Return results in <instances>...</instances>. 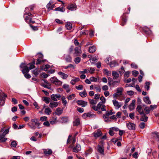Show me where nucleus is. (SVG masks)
I'll use <instances>...</instances> for the list:
<instances>
[{"label": "nucleus", "instance_id": "obj_40", "mask_svg": "<svg viewBox=\"0 0 159 159\" xmlns=\"http://www.w3.org/2000/svg\"><path fill=\"white\" fill-rule=\"evenodd\" d=\"M117 65H118V64L115 61H113L110 63V66L111 67H114Z\"/></svg>", "mask_w": 159, "mask_h": 159}, {"label": "nucleus", "instance_id": "obj_39", "mask_svg": "<svg viewBox=\"0 0 159 159\" xmlns=\"http://www.w3.org/2000/svg\"><path fill=\"white\" fill-rule=\"evenodd\" d=\"M51 112L52 111L51 109L49 107L46 108L45 109L44 113L46 114L49 115L51 114Z\"/></svg>", "mask_w": 159, "mask_h": 159}, {"label": "nucleus", "instance_id": "obj_20", "mask_svg": "<svg viewBox=\"0 0 159 159\" xmlns=\"http://www.w3.org/2000/svg\"><path fill=\"white\" fill-rule=\"evenodd\" d=\"M57 73L61 76V78L63 79H66L68 76V75L67 74H65L62 72H58Z\"/></svg>", "mask_w": 159, "mask_h": 159}, {"label": "nucleus", "instance_id": "obj_13", "mask_svg": "<svg viewBox=\"0 0 159 159\" xmlns=\"http://www.w3.org/2000/svg\"><path fill=\"white\" fill-rule=\"evenodd\" d=\"M77 103L78 105L81 106L83 107H85L87 105V102L82 100L77 101Z\"/></svg>", "mask_w": 159, "mask_h": 159}, {"label": "nucleus", "instance_id": "obj_2", "mask_svg": "<svg viewBox=\"0 0 159 159\" xmlns=\"http://www.w3.org/2000/svg\"><path fill=\"white\" fill-rule=\"evenodd\" d=\"M7 97L6 94L3 93H0V105L3 106L4 105L6 98Z\"/></svg>", "mask_w": 159, "mask_h": 159}, {"label": "nucleus", "instance_id": "obj_62", "mask_svg": "<svg viewBox=\"0 0 159 159\" xmlns=\"http://www.w3.org/2000/svg\"><path fill=\"white\" fill-rule=\"evenodd\" d=\"M37 54L38 55V59H42L43 58V56L41 53H39Z\"/></svg>", "mask_w": 159, "mask_h": 159}, {"label": "nucleus", "instance_id": "obj_44", "mask_svg": "<svg viewBox=\"0 0 159 159\" xmlns=\"http://www.w3.org/2000/svg\"><path fill=\"white\" fill-rule=\"evenodd\" d=\"M68 8L70 10L73 11L76 9V7L75 5L71 4L68 6Z\"/></svg>", "mask_w": 159, "mask_h": 159}, {"label": "nucleus", "instance_id": "obj_55", "mask_svg": "<svg viewBox=\"0 0 159 159\" xmlns=\"http://www.w3.org/2000/svg\"><path fill=\"white\" fill-rule=\"evenodd\" d=\"M38 70L37 69H36L32 71V73L35 76L38 75L39 73Z\"/></svg>", "mask_w": 159, "mask_h": 159}, {"label": "nucleus", "instance_id": "obj_30", "mask_svg": "<svg viewBox=\"0 0 159 159\" xmlns=\"http://www.w3.org/2000/svg\"><path fill=\"white\" fill-rule=\"evenodd\" d=\"M144 101L147 104H150L151 103V102L149 99V98L148 96H147L143 98Z\"/></svg>", "mask_w": 159, "mask_h": 159}, {"label": "nucleus", "instance_id": "obj_28", "mask_svg": "<svg viewBox=\"0 0 159 159\" xmlns=\"http://www.w3.org/2000/svg\"><path fill=\"white\" fill-rule=\"evenodd\" d=\"M123 89L122 87H119L116 89V93L120 96L122 95L123 92Z\"/></svg>", "mask_w": 159, "mask_h": 159}, {"label": "nucleus", "instance_id": "obj_31", "mask_svg": "<svg viewBox=\"0 0 159 159\" xmlns=\"http://www.w3.org/2000/svg\"><path fill=\"white\" fill-rule=\"evenodd\" d=\"M148 118V117L146 116L144 113L142 115V116L140 119V120L141 121H143L145 122L147 121Z\"/></svg>", "mask_w": 159, "mask_h": 159}, {"label": "nucleus", "instance_id": "obj_56", "mask_svg": "<svg viewBox=\"0 0 159 159\" xmlns=\"http://www.w3.org/2000/svg\"><path fill=\"white\" fill-rule=\"evenodd\" d=\"M144 110L145 111L146 113L147 114L149 113L150 111H151V110H150V107H145Z\"/></svg>", "mask_w": 159, "mask_h": 159}, {"label": "nucleus", "instance_id": "obj_51", "mask_svg": "<svg viewBox=\"0 0 159 159\" xmlns=\"http://www.w3.org/2000/svg\"><path fill=\"white\" fill-rule=\"evenodd\" d=\"M100 99L101 101L100 102H102V103L104 104L106 102V99L103 96H101L100 98Z\"/></svg>", "mask_w": 159, "mask_h": 159}, {"label": "nucleus", "instance_id": "obj_9", "mask_svg": "<svg viewBox=\"0 0 159 159\" xmlns=\"http://www.w3.org/2000/svg\"><path fill=\"white\" fill-rule=\"evenodd\" d=\"M98 152L101 154L104 155V149L103 145L102 143L101 145H98L97 146Z\"/></svg>", "mask_w": 159, "mask_h": 159}, {"label": "nucleus", "instance_id": "obj_41", "mask_svg": "<svg viewBox=\"0 0 159 159\" xmlns=\"http://www.w3.org/2000/svg\"><path fill=\"white\" fill-rule=\"evenodd\" d=\"M80 80V79L78 78L73 79L70 81V83L72 85H74L77 82L79 81Z\"/></svg>", "mask_w": 159, "mask_h": 159}, {"label": "nucleus", "instance_id": "obj_45", "mask_svg": "<svg viewBox=\"0 0 159 159\" xmlns=\"http://www.w3.org/2000/svg\"><path fill=\"white\" fill-rule=\"evenodd\" d=\"M150 83L148 82H146L145 83V85L144 86L145 88L147 90H148L150 88Z\"/></svg>", "mask_w": 159, "mask_h": 159}, {"label": "nucleus", "instance_id": "obj_16", "mask_svg": "<svg viewBox=\"0 0 159 159\" xmlns=\"http://www.w3.org/2000/svg\"><path fill=\"white\" fill-rule=\"evenodd\" d=\"M102 102H99L98 104H99V107L98 109L101 110L102 111H107L106 106L103 104Z\"/></svg>", "mask_w": 159, "mask_h": 159}, {"label": "nucleus", "instance_id": "obj_61", "mask_svg": "<svg viewBox=\"0 0 159 159\" xmlns=\"http://www.w3.org/2000/svg\"><path fill=\"white\" fill-rule=\"evenodd\" d=\"M11 101L14 104H16L17 103V100L14 98H12Z\"/></svg>", "mask_w": 159, "mask_h": 159}, {"label": "nucleus", "instance_id": "obj_6", "mask_svg": "<svg viewBox=\"0 0 159 159\" xmlns=\"http://www.w3.org/2000/svg\"><path fill=\"white\" fill-rule=\"evenodd\" d=\"M31 121L32 123H34L35 125L38 126H39L40 125V123L39 122V121L37 119H32L31 120ZM28 125L32 129H35V126L33 125V123H32L31 125L29 124Z\"/></svg>", "mask_w": 159, "mask_h": 159}, {"label": "nucleus", "instance_id": "obj_36", "mask_svg": "<svg viewBox=\"0 0 159 159\" xmlns=\"http://www.w3.org/2000/svg\"><path fill=\"white\" fill-rule=\"evenodd\" d=\"M46 60H42L41 59H38L36 62V64L38 65L40 64L41 63H44L45 62Z\"/></svg>", "mask_w": 159, "mask_h": 159}, {"label": "nucleus", "instance_id": "obj_10", "mask_svg": "<svg viewBox=\"0 0 159 159\" xmlns=\"http://www.w3.org/2000/svg\"><path fill=\"white\" fill-rule=\"evenodd\" d=\"M126 125L129 129L135 130V125L134 123L129 122L126 124Z\"/></svg>", "mask_w": 159, "mask_h": 159}, {"label": "nucleus", "instance_id": "obj_58", "mask_svg": "<svg viewBox=\"0 0 159 159\" xmlns=\"http://www.w3.org/2000/svg\"><path fill=\"white\" fill-rule=\"evenodd\" d=\"M145 124L144 122L141 123L139 125L140 128L141 129H143L145 127Z\"/></svg>", "mask_w": 159, "mask_h": 159}, {"label": "nucleus", "instance_id": "obj_46", "mask_svg": "<svg viewBox=\"0 0 159 159\" xmlns=\"http://www.w3.org/2000/svg\"><path fill=\"white\" fill-rule=\"evenodd\" d=\"M89 103L90 104L92 105H94L96 104L97 103V100H94V99H89Z\"/></svg>", "mask_w": 159, "mask_h": 159}, {"label": "nucleus", "instance_id": "obj_43", "mask_svg": "<svg viewBox=\"0 0 159 159\" xmlns=\"http://www.w3.org/2000/svg\"><path fill=\"white\" fill-rule=\"evenodd\" d=\"M66 62H70L72 61V58L70 55H67L65 58Z\"/></svg>", "mask_w": 159, "mask_h": 159}, {"label": "nucleus", "instance_id": "obj_32", "mask_svg": "<svg viewBox=\"0 0 159 159\" xmlns=\"http://www.w3.org/2000/svg\"><path fill=\"white\" fill-rule=\"evenodd\" d=\"M96 47L93 46L89 48V51L90 53H93L96 51Z\"/></svg>", "mask_w": 159, "mask_h": 159}, {"label": "nucleus", "instance_id": "obj_50", "mask_svg": "<svg viewBox=\"0 0 159 159\" xmlns=\"http://www.w3.org/2000/svg\"><path fill=\"white\" fill-rule=\"evenodd\" d=\"M103 118L105 120V121L106 122H109L110 121V120L109 119L108 116H107L106 115H104L103 116Z\"/></svg>", "mask_w": 159, "mask_h": 159}, {"label": "nucleus", "instance_id": "obj_1", "mask_svg": "<svg viewBox=\"0 0 159 159\" xmlns=\"http://www.w3.org/2000/svg\"><path fill=\"white\" fill-rule=\"evenodd\" d=\"M50 80L52 84L58 86L61 85L62 84V82L61 81L59 80L57 78L55 77H51L50 79Z\"/></svg>", "mask_w": 159, "mask_h": 159}, {"label": "nucleus", "instance_id": "obj_7", "mask_svg": "<svg viewBox=\"0 0 159 159\" xmlns=\"http://www.w3.org/2000/svg\"><path fill=\"white\" fill-rule=\"evenodd\" d=\"M115 108L116 109H119L122 105V104L120 102H119L116 99H113L112 101Z\"/></svg>", "mask_w": 159, "mask_h": 159}, {"label": "nucleus", "instance_id": "obj_57", "mask_svg": "<svg viewBox=\"0 0 159 159\" xmlns=\"http://www.w3.org/2000/svg\"><path fill=\"white\" fill-rule=\"evenodd\" d=\"M90 80L92 82H96L97 81V79L94 77H91L90 78Z\"/></svg>", "mask_w": 159, "mask_h": 159}, {"label": "nucleus", "instance_id": "obj_59", "mask_svg": "<svg viewBox=\"0 0 159 159\" xmlns=\"http://www.w3.org/2000/svg\"><path fill=\"white\" fill-rule=\"evenodd\" d=\"M83 86L82 85H79L76 87V88L78 90H81L83 89Z\"/></svg>", "mask_w": 159, "mask_h": 159}, {"label": "nucleus", "instance_id": "obj_33", "mask_svg": "<svg viewBox=\"0 0 159 159\" xmlns=\"http://www.w3.org/2000/svg\"><path fill=\"white\" fill-rule=\"evenodd\" d=\"M87 95V92L85 89H84L82 92H80L79 93V95L82 98L86 97Z\"/></svg>", "mask_w": 159, "mask_h": 159}, {"label": "nucleus", "instance_id": "obj_27", "mask_svg": "<svg viewBox=\"0 0 159 159\" xmlns=\"http://www.w3.org/2000/svg\"><path fill=\"white\" fill-rule=\"evenodd\" d=\"M5 136L2 134H0V141L1 142H6L7 138L5 137Z\"/></svg>", "mask_w": 159, "mask_h": 159}, {"label": "nucleus", "instance_id": "obj_38", "mask_svg": "<svg viewBox=\"0 0 159 159\" xmlns=\"http://www.w3.org/2000/svg\"><path fill=\"white\" fill-rule=\"evenodd\" d=\"M65 8L63 7H58L55 8L54 10L55 11H58L61 12H63L65 11Z\"/></svg>", "mask_w": 159, "mask_h": 159}, {"label": "nucleus", "instance_id": "obj_19", "mask_svg": "<svg viewBox=\"0 0 159 159\" xmlns=\"http://www.w3.org/2000/svg\"><path fill=\"white\" fill-rule=\"evenodd\" d=\"M136 110L141 115L144 114L142 108L140 105H138L137 106L136 108Z\"/></svg>", "mask_w": 159, "mask_h": 159}, {"label": "nucleus", "instance_id": "obj_25", "mask_svg": "<svg viewBox=\"0 0 159 159\" xmlns=\"http://www.w3.org/2000/svg\"><path fill=\"white\" fill-rule=\"evenodd\" d=\"M62 87L66 90L67 93H69L70 91V89L69 88V85L68 84H65L63 85Z\"/></svg>", "mask_w": 159, "mask_h": 159}, {"label": "nucleus", "instance_id": "obj_18", "mask_svg": "<svg viewBox=\"0 0 159 159\" xmlns=\"http://www.w3.org/2000/svg\"><path fill=\"white\" fill-rule=\"evenodd\" d=\"M147 34H149L152 33L151 30L146 26L143 27L142 29Z\"/></svg>", "mask_w": 159, "mask_h": 159}, {"label": "nucleus", "instance_id": "obj_21", "mask_svg": "<svg viewBox=\"0 0 159 159\" xmlns=\"http://www.w3.org/2000/svg\"><path fill=\"white\" fill-rule=\"evenodd\" d=\"M63 110L61 108L58 107L56 110V112L54 113L56 115L58 116L61 115L62 113Z\"/></svg>", "mask_w": 159, "mask_h": 159}, {"label": "nucleus", "instance_id": "obj_53", "mask_svg": "<svg viewBox=\"0 0 159 159\" xmlns=\"http://www.w3.org/2000/svg\"><path fill=\"white\" fill-rule=\"evenodd\" d=\"M99 104H98L97 106H93L92 107V108L95 111H97L98 109V108L99 107Z\"/></svg>", "mask_w": 159, "mask_h": 159}, {"label": "nucleus", "instance_id": "obj_34", "mask_svg": "<svg viewBox=\"0 0 159 159\" xmlns=\"http://www.w3.org/2000/svg\"><path fill=\"white\" fill-rule=\"evenodd\" d=\"M65 27L67 30H70L72 28V25L70 23L67 22L66 25Z\"/></svg>", "mask_w": 159, "mask_h": 159}, {"label": "nucleus", "instance_id": "obj_49", "mask_svg": "<svg viewBox=\"0 0 159 159\" xmlns=\"http://www.w3.org/2000/svg\"><path fill=\"white\" fill-rule=\"evenodd\" d=\"M115 113V112H112V110H111L109 111H107L106 113V115L107 116H109Z\"/></svg>", "mask_w": 159, "mask_h": 159}, {"label": "nucleus", "instance_id": "obj_63", "mask_svg": "<svg viewBox=\"0 0 159 159\" xmlns=\"http://www.w3.org/2000/svg\"><path fill=\"white\" fill-rule=\"evenodd\" d=\"M47 117L46 116H42L40 118V120L42 121H46Z\"/></svg>", "mask_w": 159, "mask_h": 159}, {"label": "nucleus", "instance_id": "obj_15", "mask_svg": "<svg viewBox=\"0 0 159 159\" xmlns=\"http://www.w3.org/2000/svg\"><path fill=\"white\" fill-rule=\"evenodd\" d=\"M58 103L55 101H51L49 103V107L52 108L57 107L58 106Z\"/></svg>", "mask_w": 159, "mask_h": 159}, {"label": "nucleus", "instance_id": "obj_23", "mask_svg": "<svg viewBox=\"0 0 159 159\" xmlns=\"http://www.w3.org/2000/svg\"><path fill=\"white\" fill-rule=\"evenodd\" d=\"M152 134L153 135V137L159 142V133L157 132H154L152 133Z\"/></svg>", "mask_w": 159, "mask_h": 159}, {"label": "nucleus", "instance_id": "obj_11", "mask_svg": "<svg viewBox=\"0 0 159 159\" xmlns=\"http://www.w3.org/2000/svg\"><path fill=\"white\" fill-rule=\"evenodd\" d=\"M61 97V95L59 94H52L51 96V98L52 100L56 102L57 101V98H59Z\"/></svg>", "mask_w": 159, "mask_h": 159}, {"label": "nucleus", "instance_id": "obj_52", "mask_svg": "<svg viewBox=\"0 0 159 159\" xmlns=\"http://www.w3.org/2000/svg\"><path fill=\"white\" fill-rule=\"evenodd\" d=\"M52 1H50L46 5V7L48 9V11L50 10V7L52 5Z\"/></svg>", "mask_w": 159, "mask_h": 159}, {"label": "nucleus", "instance_id": "obj_22", "mask_svg": "<svg viewBox=\"0 0 159 159\" xmlns=\"http://www.w3.org/2000/svg\"><path fill=\"white\" fill-rule=\"evenodd\" d=\"M35 61L34 60L32 61L30 63H29L28 65H29L30 66L29 69L30 70L32 69L33 68H35V66H34L35 64Z\"/></svg>", "mask_w": 159, "mask_h": 159}, {"label": "nucleus", "instance_id": "obj_37", "mask_svg": "<svg viewBox=\"0 0 159 159\" xmlns=\"http://www.w3.org/2000/svg\"><path fill=\"white\" fill-rule=\"evenodd\" d=\"M61 120L62 123H66L68 121V118L67 117H63L61 118Z\"/></svg>", "mask_w": 159, "mask_h": 159}, {"label": "nucleus", "instance_id": "obj_26", "mask_svg": "<svg viewBox=\"0 0 159 159\" xmlns=\"http://www.w3.org/2000/svg\"><path fill=\"white\" fill-rule=\"evenodd\" d=\"M93 134L94 136L97 138L101 136L102 135V133L100 130H98L96 132H94Z\"/></svg>", "mask_w": 159, "mask_h": 159}, {"label": "nucleus", "instance_id": "obj_17", "mask_svg": "<svg viewBox=\"0 0 159 159\" xmlns=\"http://www.w3.org/2000/svg\"><path fill=\"white\" fill-rule=\"evenodd\" d=\"M136 102L135 100H133L132 101V102L129 106V110L132 111L134 109L135 104Z\"/></svg>", "mask_w": 159, "mask_h": 159}, {"label": "nucleus", "instance_id": "obj_60", "mask_svg": "<svg viewBox=\"0 0 159 159\" xmlns=\"http://www.w3.org/2000/svg\"><path fill=\"white\" fill-rule=\"evenodd\" d=\"M9 128L7 129H6L2 134L4 135H5L6 134H7L9 131Z\"/></svg>", "mask_w": 159, "mask_h": 159}, {"label": "nucleus", "instance_id": "obj_3", "mask_svg": "<svg viewBox=\"0 0 159 159\" xmlns=\"http://www.w3.org/2000/svg\"><path fill=\"white\" fill-rule=\"evenodd\" d=\"M128 10V11H126V12H125V13H124L123 15V16H122V21L121 23V25L122 26H124V25H125L127 19V17L125 16V13L126 14H129L130 11V8L129 7L127 9Z\"/></svg>", "mask_w": 159, "mask_h": 159}, {"label": "nucleus", "instance_id": "obj_24", "mask_svg": "<svg viewBox=\"0 0 159 159\" xmlns=\"http://www.w3.org/2000/svg\"><path fill=\"white\" fill-rule=\"evenodd\" d=\"M80 120L79 118H77L73 122V125L74 126H77L80 124Z\"/></svg>", "mask_w": 159, "mask_h": 159}, {"label": "nucleus", "instance_id": "obj_48", "mask_svg": "<svg viewBox=\"0 0 159 159\" xmlns=\"http://www.w3.org/2000/svg\"><path fill=\"white\" fill-rule=\"evenodd\" d=\"M80 57H77L75 59L74 61L76 64H78L80 62Z\"/></svg>", "mask_w": 159, "mask_h": 159}, {"label": "nucleus", "instance_id": "obj_42", "mask_svg": "<svg viewBox=\"0 0 159 159\" xmlns=\"http://www.w3.org/2000/svg\"><path fill=\"white\" fill-rule=\"evenodd\" d=\"M66 98L64 96H62L61 98L62 102L64 106H66L67 102L66 100Z\"/></svg>", "mask_w": 159, "mask_h": 159}, {"label": "nucleus", "instance_id": "obj_4", "mask_svg": "<svg viewBox=\"0 0 159 159\" xmlns=\"http://www.w3.org/2000/svg\"><path fill=\"white\" fill-rule=\"evenodd\" d=\"M25 17V20L26 22L27 23H29L31 19H32V18L30 16L32 17L33 16V15L30 12L27 13L26 12L24 14Z\"/></svg>", "mask_w": 159, "mask_h": 159}, {"label": "nucleus", "instance_id": "obj_35", "mask_svg": "<svg viewBox=\"0 0 159 159\" xmlns=\"http://www.w3.org/2000/svg\"><path fill=\"white\" fill-rule=\"evenodd\" d=\"M43 101L45 102L46 103L48 104L50 101V99L49 98L46 97H43L42 98Z\"/></svg>", "mask_w": 159, "mask_h": 159}, {"label": "nucleus", "instance_id": "obj_12", "mask_svg": "<svg viewBox=\"0 0 159 159\" xmlns=\"http://www.w3.org/2000/svg\"><path fill=\"white\" fill-rule=\"evenodd\" d=\"M43 153L47 156H48L49 155L52 154V150L50 149H43Z\"/></svg>", "mask_w": 159, "mask_h": 159}, {"label": "nucleus", "instance_id": "obj_8", "mask_svg": "<svg viewBox=\"0 0 159 159\" xmlns=\"http://www.w3.org/2000/svg\"><path fill=\"white\" fill-rule=\"evenodd\" d=\"M82 43H80V46L79 47H76L75 48V52L74 53V56H78L81 52V51L80 49L81 46L82 45Z\"/></svg>", "mask_w": 159, "mask_h": 159}, {"label": "nucleus", "instance_id": "obj_5", "mask_svg": "<svg viewBox=\"0 0 159 159\" xmlns=\"http://www.w3.org/2000/svg\"><path fill=\"white\" fill-rule=\"evenodd\" d=\"M20 68H23L22 72L23 74H25L26 73H28L30 71L29 68L26 66L25 63H22L20 65Z\"/></svg>", "mask_w": 159, "mask_h": 159}, {"label": "nucleus", "instance_id": "obj_47", "mask_svg": "<svg viewBox=\"0 0 159 159\" xmlns=\"http://www.w3.org/2000/svg\"><path fill=\"white\" fill-rule=\"evenodd\" d=\"M75 95L74 94L70 95L67 97V98L69 100H71L74 99Z\"/></svg>", "mask_w": 159, "mask_h": 159}, {"label": "nucleus", "instance_id": "obj_29", "mask_svg": "<svg viewBox=\"0 0 159 159\" xmlns=\"http://www.w3.org/2000/svg\"><path fill=\"white\" fill-rule=\"evenodd\" d=\"M112 75L113 76L114 80L117 78L119 76V75L116 71H113L112 72Z\"/></svg>", "mask_w": 159, "mask_h": 159}, {"label": "nucleus", "instance_id": "obj_54", "mask_svg": "<svg viewBox=\"0 0 159 159\" xmlns=\"http://www.w3.org/2000/svg\"><path fill=\"white\" fill-rule=\"evenodd\" d=\"M17 145L16 142L15 141H12L11 144V146L12 147L15 148Z\"/></svg>", "mask_w": 159, "mask_h": 159}, {"label": "nucleus", "instance_id": "obj_14", "mask_svg": "<svg viewBox=\"0 0 159 159\" xmlns=\"http://www.w3.org/2000/svg\"><path fill=\"white\" fill-rule=\"evenodd\" d=\"M81 149L80 145L78 143H76V146L73 148V151L74 152H77L81 150Z\"/></svg>", "mask_w": 159, "mask_h": 159}, {"label": "nucleus", "instance_id": "obj_64", "mask_svg": "<svg viewBox=\"0 0 159 159\" xmlns=\"http://www.w3.org/2000/svg\"><path fill=\"white\" fill-rule=\"evenodd\" d=\"M102 89L103 91H107L108 90V87L107 85H105L102 86Z\"/></svg>", "mask_w": 159, "mask_h": 159}]
</instances>
